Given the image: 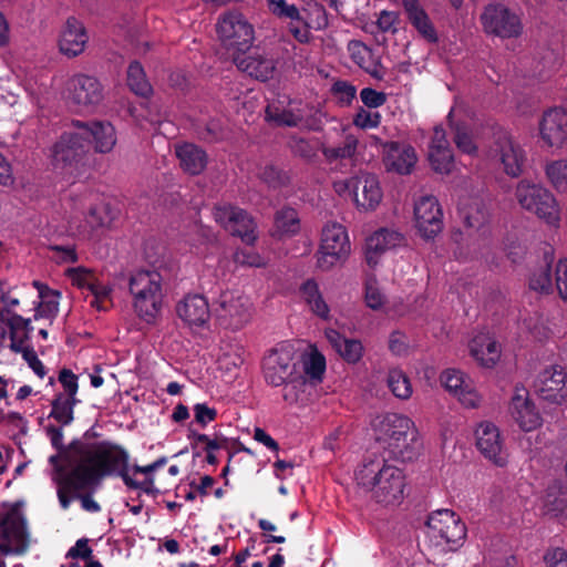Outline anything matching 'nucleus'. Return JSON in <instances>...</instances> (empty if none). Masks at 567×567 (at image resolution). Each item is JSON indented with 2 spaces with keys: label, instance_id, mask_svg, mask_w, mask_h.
<instances>
[{
  "label": "nucleus",
  "instance_id": "1",
  "mask_svg": "<svg viewBox=\"0 0 567 567\" xmlns=\"http://www.w3.org/2000/svg\"><path fill=\"white\" fill-rule=\"evenodd\" d=\"M74 465L69 473H64L60 465V455L50 457V463L55 468L53 481L58 485L59 502L64 509L71 503V492L94 487L102 477L107 475H120L124 483L133 488H147L153 484V478H147L142 484L135 482L127 468L128 454L110 442L82 444L74 450Z\"/></svg>",
  "mask_w": 567,
  "mask_h": 567
},
{
  "label": "nucleus",
  "instance_id": "2",
  "mask_svg": "<svg viewBox=\"0 0 567 567\" xmlns=\"http://www.w3.org/2000/svg\"><path fill=\"white\" fill-rule=\"evenodd\" d=\"M172 271L165 264L134 271L128 278V290L133 297L135 313L146 322H153L161 313L164 288Z\"/></svg>",
  "mask_w": 567,
  "mask_h": 567
},
{
  "label": "nucleus",
  "instance_id": "3",
  "mask_svg": "<svg viewBox=\"0 0 567 567\" xmlns=\"http://www.w3.org/2000/svg\"><path fill=\"white\" fill-rule=\"evenodd\" d=\"M425 525V546L433 556L456 551L464 545L467 529L455 512L435 511L427 517Z\"/></svg>",
  "mask_w": 567,
  "mask_h": 567
},
{
  "label": "nucleus",
  "instance_id": "4",
  "mask_svg": "<svg viewBox=\"0 0 567 567\" xmlns=\"http://www.w3.org/2000/svg\"><path fill=\"white\" fill-rule=\"evenodd\" d=\"M351 255V243L346 226L328 221L321 229L317 266L324 271L343 264Z\"/></svg>",
  "mask_w": 567,
  "mask_h": 567
},
{
  "label": "nucleus",
  "instance_id": "5",
  "mask_svg": "<svg viewBox=\"0 0 567 567\" xmlns=\"http://www.w3.org/2000/svg\"><path fill=\"white\" fill-rule=\"evenodd\" d=\"M217 33L233 59L244 54L255 39L252 24L244 14L236 11L228 12L219 19Z\"/></svg>",
  "mask_w": 567,
  "mask_h": 567
},
{
  "label": "nucleus",
  "instance_id": "6",
  "mask_svg": "<svg viewBox=\"0 0 567 567\" xmlns=\"http://www.w3.org/2000/svg\"><path fill=\"white\" fill-rule=\"evenodd\" d=\"M86 151L79 130L65 132L50 148L49 157L55 169L73 175L84 166Z\"/></svg>",
  "mask_w": 567,
  "mask_h": 567
},
{
  "label": "nucleus",
  "instance_id": "7",
  "mask_svg": "<svg viewBox=\"0 0 567 567\" xmlns=\"http://www.w3.org/2000/svg\"><path fill=\"white\" fill-rule=\"evenodd\" d=\"M422 442L414 422L392 413V461L411 462L417 457Z\"/></svg>",
  "mask_w": 567,
  "mask_h": 567
},
{
  "label": "nucleus",
  "instance_id": "8",
  "mask_svg": "<svg viewBox=\"0 0 567 567\" xmlns=\"http://www.w3.org/2000/svg\"><path fill=\"white\" fill-rule=\"evenodd\" d=\"M28 544L24 517L19 508L13 507L4 515L0 526V567H7L8 555L24 553Z\"/></svg>",
  "mask_w": 567,
  "mask_h": 567
},
{
  "label": "nucleus",
  "instance_id": "9",
  "mask_svg": "<svg viewBox=\"0 0 567 567\" xmlns=\"http://www.w3.org/2000/svg\"><path fill=\"white\" fill-rule=\"evenodd\" d=\"M216 313L221 324L237 330L250 321L252 303L241 291H224L216 302Z\"/></svg>",
  "mask_w": 567,
  "mask_h": 567
},
{
  "label": "nucleus",
  "instance_id": "10",
  "mask_svg": "<svg viewBox=\"0 0 567 567\" xmlns=\"http://www.w3.org/2000/svg\"><path fill=\"white\" fill-rule=\"evenodd\" d=\"M481 23L486 33L503 39L517 38L523 32L519 16L502 3L485 6L481 14Z\"/></svg>",
  "mask_w": 567,
  "mask_h": 567
},
{
  "label": "nucleus",
  "instance_id": "11",
  "mask_svg": "<svg viewBox=\"0 0 567 567\" xmlns=\"http://www.w3.org/2000/svg\"><path fill=\"white\" fill-rule=\"evenodd\" d=\"M334 189L339 194L350 192L357 206L365 210L375 209L382 198L378 178L369 173H360L348 179L337 181Z\"/></svg>",
  "mask_w": 567,
  "mask_h": 567
},
{
  "label": "nucleus",
  "instance_id": "12",
  "mask_svg": "<svg viewBox=\"0 0 567 567\" xmlns=\"http://www.w3.org/2000/svg\"><path fill=\"white\" fill-rule=\"evenodd\" d=\"M297 362L290 347L271 350L264 359V374L266 381L274 385H285L297 375Z\"/></svg>",
  "mask_w": 567,
  "mask_h": 567
},
{
  "label": "nucleus",
  "instance_id": "13",
  "mask_svg": "<svg viewBox=\"0 0 567 567\" xmlns=\"http://www.w3.org/2000/svg\"><path fill=\"white\" fill-rule=\"evenodd\" d=\"M537 395L547 402L561 404L567 399V372L561 365H550L540 371L534 382Z\"/></svg>",
  "mask_w": 567,
  "mask_h": 567
},
{
  "label": "nucleus",
  "instance_id": "14",
  "mask_svg": "<svg viewBox=\"0 0 567 567\" xmlns=\"http://www.w3.org/2000/svg\"><path fill=\"white\" fill-rule=\"evenodd\" d=\"M492 151L508 176L518 177L523 173L526 161L525 151L506 131H498L494 134Z\"/></svg>",
  "mask_w": 567,
  "mask_h": 567
},
{
  "label": "nucleus",
  "instance_id": "15",
  "mask_svg": "<svg viewBox=\"0 0 567 567\" xmlns=\"http://www.w3.org/2000/svg\"><path fill=\"white\" fill-rule=\"evenodd\" d=\"M515 196L522 208L529 213H550L558 207L553 193L540 184L522 179L515 190Z\"/></svg>",
  "mask_w": 567,
  "mask_h": 567
},
{
  "label": "nucleus",
  "instance_id": "16",
  "mask_svg": "<svg viewBox=\"0 0 567 567\" xmlns=\"http://www.w3.org/2000/svg\"><path fill=\"white\" fill-rule=\"evenodd\" d=\"M476 447L481 454L503 467L507 464V453L504 447V439L498 427L492 422H482L475 431Z\"/></svg>",
  "mask_w": 567,
  "mask_h": 567
},
{
  "label": "nucleus",
  "instance_id": "17",
  "mask_svg": "<svg viewBox=\"0 0 567 567\" xmlns=\"http://www.w3.org/2000/svg\"><path fill=\"white\" fill-rule=\"evenodd\" d=\"M68 99L78 107L89 110L103 100V89L95 78L75 74L68 81Z\"/></svg>",
  "mask_w": 567,
  "mask_h": 567
},
{
  "label": "nucleus",
  "instance_id": "18",
  "mask_svg": "<svg viewBox=\"0 0 567 567\" xmlns=\"http://www.w3.org/2000/svg\"><path fill=\"white\" fill-rule=\"evenodd\" d=\"M539 135L548 147L561 148L567 142V112L555 106L544 112L539 121Z\"/></svg>",
  "mask_w": 567,
  "mask_h": 567
},
{
  "label": "nucleus",
  "instance_id": "19",
  "mask_svg": "<svg viewBox=\"0 0 567 567\" xmlns=\"http://www.w3.org/2000/svg\"><path fill=\"white\" fill-rule=\"evenodd\" d=\"M81 137L87 138L97 153H110L117 141L114 126L106 121L76 122Z\"/></svg>",
  "mask_w": 567,
  "mask_h": 567
},
{
  "label": "nucleus",
  "instance_id": "20",
  "mask_svg": "<svg viewBox=\"0 0 567 567\" xmlns=\"http://www.w3.org/2000/svg\"><path fill=\"white\" fill-rule=\"evenodd\" d=\"M440 380L445 390L454 394L465 408L478 406L481 398L462 371L447 369L442 372Z\"/></svg>",
  "mask_w": 567,
  "mask_h": 567
},
{
  "label": "nucleus",
  "instance_id": "21",
  "mask_svg": "<svg viewBox=\"0 0 567 567\" xmlns=\"http://www.w3.org/2000/svg\"><path fill=\"white\" fill-rule=\"evenodd\" d=\"M87 41L83 23L75 18H69L59 37V50L69 58L78 56L84 51Z\"/></svg>",
  "mask_w": 567,
  "mask_h": 567
},
{
  "label": "nucleus",
  "instance_id": "22",
  "mask_svg": "<svg viewBox=\"0 0 567 567\" xmlns=\"http://www.w3.org/2000/svg\"><path fill=\"white\" fill-rule=\"evenodd\" d=\"M388 466L383 464L382 467H379L378 464L371 462L368 465H364L358 473L357 480L360 485L365 487H371L373 491V496L378 503L388 505V484L390 482L389 477H384V473L386 472Z\"/></svg>",
  "mask_w": 567,
  "mask_h": 567
},
{
  "label": "nucleus",
  "instance_id": "23",
  "mask_svg": "<svg viewBox=\"0 0 567 567\" xmlns=\"http://www.w3.org/2000/svg\"><path fill=\"white\" fill-rule=\"evenodd\" d=\"M178 317L189 326H203L209 317V306L206 298L202 295H188L176 308Z\"/></svg>",
  "mask_w": 567,
  "mask_h": 567
},
{
  "label": "nucleus",
  "instance_id": "24",
  "mask_svg": "<svg viewBox=\"0 0 567 567\" xmlns=\"http://www.w3.org/2000/svg\"><path fill=\"white\" fill-rule=\"evenodd\" d=\"M402 6L409 22L415 28L419 34L430 43L437 42L436 30L420 1L402 0Z\"/></svg>",
  "mask_w": 567,
  "mask_h": 567
},
{
  "label": "nucleus",
  "instance_id": "25",
  "mask_svg": "<svg viewBox=\"0 0 567 567\" xmlns=\"http://www.w3.org/2000/svg\"><path fill=\"white\" fill-rule=\"evenodd\" d=\"M390 249V233L386 228H380L365 238L363 256L365 264L375 269L386 258Z\"/></svg>",
  "mask_w": 567,
  "mask_h": 567
},
{
  "label": "nucleus",
  "instance_id": "26",
  "mask_svg": "<svg viewBox=\"0 0 567 567\" xmlns=\"http://www.w3.org/2000/svg\"><path fill=\"white\" fill-rule=\"evenodd\" d=\"M233 60L239 70L261 81L271 79L276 70L274 60L258 52L239 54Z\"/></svg>",
  "mask_w": 567,
  "mask_h": 567
},
{
  "label": "nucleus",
  "instance_id": "27",
  "mask_svg": "<svg viewBox=\"0 0 567 567\" xmlns=\"http://www.w3.org/2000/svg\"><path fill=\"white\" fill-rule=\"evenodd\" d=\"M509 410L515 422L525 432L533 431L540 424L539 413L527 395L516 393L512 399Z\"/></svg>",
  "mask_w": 567,
  "mask_h": 567
},
{
  "label": "nucleus",
  "instance_id": "28",
  "mask_svg": "<svg viewBox=\"0 0 567 567\" xmlns=\"http://www.w3.org/2000/svg\"><path fill=\"white\" fill-rule=\"evenodd\" d=\"M351 60L377 80H382L386 69L380 64L379 58L371 50L359 41H351L348 44Z\"/></svg>",
  "mask_w": 567,
  "mask_h": 567
},
{
  "label": "nucleus",
  "instance_id": "29",
  "mask_svg": "<svg viewBox=\"0 0 567 567\" xmlns=\"http://www.w3.org/2000/svg\"><path fill=\"white\" fill-rule=\"evenodd\" d=\"M316 393V385L302 375H296L284 385L282 399L290 405H306L312 401Z\"/></svg>",
  "mask_w": 567,
  "mask_h": 567
},
{
  "label": "nucleus",
  "instance_id": "30",
  "mask_svg": "<svg viewBox=\"0 0 567 567\" xmlns=\"http://www.w3.org/2000/svg\"><path fill=\"white\" fill-rule=\"evenodd\" d=\"M218 223L233 236L246 244L256 239V223L250 215H218Z\"/></svg>",
  "mask_w": 567,
  "mask_h": 567
},
{
  "label": "nucleus",
  "instance_id": "31",
  "mask_svg": "<svg viewBox=\"0 0 567 567\" xmlns=\"http://www.w3.org/2000/svg\"><path fill=\"white\" fill-rule=\"evenodd\" d=\"M176 156L184 172L190 175H199L207 165V155L197 145L185 143L176 146Z\"/></svg>",
  "mask_w": 567,
  "mask_h": 567
},
{
  "label": "nucleus",
  "instance_id": "32",
  "mask_svg": "<svg viewBox=\"0 0 567 567\" xmlns=\"http://www.w3.org/2000/svg\"><path fill=\"white\" fill-rule=\"evenodd\" d=\"M471 354L481 365L492 368L501 357L499 346L488 336H477L470 344Z\"/></svg>",
  "mask_w": 567,
  "mask_h": 567
},
{
  "label": "nucleus",
  "instance_id": "33",
  "mask_svg": "<svg viewBox=\"0 0 567 567\" xmlns=\"http://www.w3.org/2000/svg\"><path fill=\"white\" fill-rule=\"evenodd\" d=\"M567 509V486L554 482L546 488L543 497V511L546 515L558 517Z\"/></svg>",
  "mask_w": 567,
  "mask_h": 567
},
{
  "label": "nucleus",
  "instance_id": "34",
  "mask_svg": "<svg viewBox=\"0 0 567 567\" xmlns=\"http://www.w3.org/2000/svg\"><path fill=\"white\" fill-rule=\"evenodd\" d=\"M300 296L302 300L308 305L312 313L320 317L321 319L328 320L330 317V309L324 301L318 284L309 279L300 287Z\"/></svg>",
  "mask_w": 567,
  "mask_h": 567
},
{
  "label": "nucleus",
  "instance_id": "35",
  "mask_svg": "<svg viewBox=\"0 0 567 567\" xmlns=\"http://www.w3.org/2000/svg\"><path fill=\"white\" fill-rule=\"evenodd\" d=\"M285 101L272 102L267 106L266 117L268 121H272L278 125L295 126L303 117L300 109L293 107L289 104V107H285Z\"/></svg>",
  "mask_w": 567,
  "mask_h": 567
},
{
  "label": "nucleus",
  "instance_id": "36",
  "mask_svg": "<svg viewBox=\"0 0 567 567\" xmlns=\"http://www.w3.org/2000/svg\"><path fill=\"white\" fill-rule=\"evenodd\" d=\"M33 286L39 290L41 298L35 309L34 319L43 318L52 321L59 311V292L50 290L39 281H34Z\"/></svg>",
  "mask_w": 567,
  "mask_h": 567
},
{
  "label": "nucleus",
  "instance_id": "37",
  "mask_svg": "<svg viewBox=\"0 0 567 567\" xmlns=\"http://www.w3.org/2000/svg\"><path fill=\"white\" fill-rule=\"evenodd\" d=\"M416 162L417 156L414 147L392 142V171L401 175L411 174Z\"/></svg>",
  "mask_w": 567,
  "mask_h": 567
},
{
  "label": "nucleus",
  "instance_id": "38",
  "mask_svg": "<svg viewBox=\"0 0 567 567\" xmlns=\"http://www.w3.org/2000/svg\"><path fill=\"white\" fill-rule=\"evenodd\" d=\"M545 266L536 270L529 279V288L535 291L550 292L553 288L551 281V262L554 261V249L548 247L544 251Z\"/></svg>",
  "mask_w": 567,
  "mask_h": 567
},
{
  "label": "nucleus",
  "instance_id": "39",
  "mask_svg": "<svg viewBox=\"0 0 567 567\" xmlns=\"http://www.w3.org/2000/svg\"><path fill=\"white\" fill-rule=\"evenodd\" d=\"M299 22H305L308 28L313 30H323L329 24L326 9L316 0L305 3Z\"/></svg>",
  "mask_w": 567,
  "mask_h": 567
},
{
  "label": "nucleus",
  "instance_id": "40",
  "mask_svg": "<svg viewBox=\"0 0 567 567\" xmlns=\"http://www.w3.org/2000/svg\"><path fill=\"white\" fill-rule=\"evenodd\" d=\"M324 370V358L319 353H312L303 362V372L297 373V375H302V378L311 382L313 385L318 386V384L322 381Z\"/></svg>",
  "mask_w": 567,
  "mask_h": 567
},
{
  "label": "nucleus",
  "instance_id": "41",
  "mask_svg": "<svg viewBox=\"0 0 567 567\" xmlns=\"http://www.w3.org/2000/svg\"><path fill=\"white\" fill-rule=\"evenodd\" d=\"M364 302L372 310H381L386 303V295L374 276L368 277L365 281Z\"/></svg>",
  "mask_w": 567,
  "mask_h": 567
},
{
  "label": "nucleus",
  "instance_id": "42",
  "mask_svg": "<svg viewBox=\"0 0 567 567\" xmlns=\"http://www.w3.org/2000/svg\"><path fill=\"white\" fill-rule=\"evenodd\" d=\"M127 84L133 92L142 96H146L152 90L142 65L136 61L128 66Z\"/></svg>",
  "mask_w": 567,
  "mask_h": 567
},
{
  "label": "nucleus",
  "instance_id": "43",
  "mask_svg": "<svg viewBox=\"0 0 567 567\" xmlns=\"http://www.w3.org/2000/svg\"><path fill=\"white\" fill-rule=\"evenodd\" d=\"M415 227L425 239L434 238L443 228V215H414Z\"/></svg>",
  "mask_w": 567,
  "mask_h": 567
},
{
  "label": "nucleus",
  "instance_id": "44",
  "mask_svg": "<svg viewBox=\"0 0 567 567\" xmlns=\"http://www.w3.org/2000/svg\"><path fill=\"white\" fill-rule=\"evenodd\" d=\"M546 175L559 192L567 189V159H557L546 165Z\"/></svg>",
  "mask_w": 567,
  "mask_h": 567
},
{
  "label": "nucleus",
  "instance_id": "45",
  "mask_svg": "<svg viewBox=\"0 0 567 567\" xmlns=\"http://www.w3.org/2000/svg\"><path fill=\"white\" fill-rule=\"evenodd\" d=\"M75 403V399L59 394L53 401L51 416L63 425L69 424L73 420V406Z\"/></svg>",
  "mask_w": 567,
  "mask_h": 567
},
{
  "label": "nucleus",
  "instance_id": "46",
  "mask_svg": "<svg viewBox=\"0 0 567 567\" xmlns=\"http://www.w3.org/2000/svg\"><path fill=\"white\" fill-rule=\"evenodd\" d=\"M429 161L433 171L440 174H450L454 167L452 148L429 151Z\"/></svg>",
  "mask_w": 567,
  "mask_h": 567
},
{
  "label": "nucleus",
  "instance_id": "47",
  "mask_svg": "<svg viewBox=\"0 0 567 567\" xmlns=\"http://www.w3.org/2000/svg\"><path fill=\"white\" fill-rule=\"evenodd\" d=\"M300 229V220L296 215H276L272 235L278 237L292 236Z\"/></svg>",
  "mask_w": 567,
  "mask_h": 567
},
{
  "label": "nucleus",
  "instance_id": "48",
  "mask_svg": "<svg viewBox=\"0 0 567 567\" xmlns=\"http://www.w3.org/2000/svg\"><path fill=\"white\" fill-rule=\"evenodd\" d=\"M269 10L277 17L289 19L291 22L301 20V11L287 0H266Z\"/></svg>",
  "mask_w": 567,
  "mask_h": 567
},
{
  "label": "nucleus",
  "instance_id": "49",
  "mask_svg": "<svg viewBox=\"0 0 567 567\" xmlns=\"http://www.w3.org/2000/svg\"><path fill=\"white\" fill-rule=\"evenodd\" d=\"M412 394L410 379L401 371L392 369V395L401 400H406Z\"/></svg>",
  "mask_w": 567,
  "mask_h": 567
},
{
  "label": "nucleus",
  "instance_id": "50",
  "mask_svg": "<svg viewBox=\"0 0 567 567\" xmlns=\"http://www.w3.org/2000/svg\"><path fill=\"white\" fill-rule=\"evenodd\" d=\"M8 313L9 317L7 318V323L10 328L11 336L14 338L21 336L20 341L22 339H28L29 333L32 330L30 319H24L23 317L17 313H10L9 311Z\"/></svg>",
  "mask_w": 567,
  "mask_h": 567
},
{
  "label": "nucleus",
  "instance_id": "51",
  "mask_svg": "<svg viewBox=\"0 0 567 567\" xmlns=\"http://www.w3.org/2000/svg\"><path fill=\"white\" fill-rule=\"evenodd\" d=\"M362 344L354 339H346L337 351L346 361L355 363L362 357Z\"/></svg>",
  "mask_w": 567,
  "mask_h": 567
},
{
  "label": "nucleus",
  "instance_id": "52",
  "mask_svg": "<svg viewBox=\"0 0 567 567\" xmlns=\"http://www.w3.org/2000/svg\"><path fill=\"white\" fill-rule=\"evenodd\" d=\"M66 274L73 285L81 289H87L89 291L95 280L94 276L84 268H71L66 270Z\"/></svg>",
  "mask_w": 567,
  "mask_h": 567
},
{
  "label": "nucleus",
  "instance_id": "53",
  "mask_svg": "<svg viewBox=\"0 0 567 567\" xmlns=\"http://www.w3.org/2000/svg\"><path fill=\"white\" fill-rule=\"evenodd\" d=\"M546 567H567V550L561 547H549L544 554Z\"/></svg>",
  "mask_w": 567,
  "mask_h": 567
},
{
  "label": "nucleus",
  "instance_id": "54",
  "mask_svg": "<svg viewBox=\"0 0 567 567\" xmlns=\"http://www.w3.org/2000/svg\"><path fill=\"white\" fill-rule=\"evenodd\" d=\"M454 143L456 147L465 154L474 155L477 153V146L475 145L472 136L458 126L455 130Z\"/></svg>",
  "mask_w": 567,
  "mask_h": 567
},
{
  "label": "nucleus",
  "instance_id": "55",
  "mask_svg": "<svg viewBox=\"0 0 567 567\" xmlns=\"http://www.w3.org/2000/svg\"><path fill=\"white\" fill-rule=\"evenodd\" d=\"M380 114L378 112L360 109L353 118L355 126L367 130L377 127L380 124Z\"/></svg>",
  "mask_w": 567,
  "mask_h": 567
},
{
  "label": "nucleus",
  "instance_id": "56",
  "mask_svg": "<svg viewBox=\"0 0 567 567\" xmlns=\"http://www.w3.org/2000/svg\"><path fill=\"white\" fill-rule=\"evenodd\" d=\"M234 260L237 265L249 267H265L266 260L258 254L249 250L236 251Z\"/></svg>",
  "mask_w": 567,
  "mask_h": 567
},
{
  "label": "nucleus",
  "instance_id": "57",
  "mask_svg": "<svg viewBox=\"0 0 567 567\" xmlns=\"http://www.w3.org/2000/svg\"><path fill=\"white\" fill-rule=\"evenodd\" d=\"M413 213H442V207L435 196L422 195L415 200Z\"/></svg>",
  "mask_w": 567,
  "mask_h": 567
},
{
  "label": "nucleus",
  "instance_id": "58",
  "mask_svg": "<svg viewBox=\"0 0 567 567\" xmlns=\"http://www.w3.org/2000/svg\"><path fill=\"white\" fill-rule=\"evenodd\" d=\"M360 97L365 106L375 109L386 102L388 95L383 92H378L373 89L365 87L360 92Z\"/></svg>",
  "mask_w": 567,
  "mask_h": 567
},
{
  "label": "nucleus",
  "instance_id": "59",
  "mask_svg": "<svg viewBox=\"0 0 567 567\" xmlns=\"http://www.w3.org/2000/svg\"><path fill=\"white\" fill-rule=\"evenodd\" d=\"M333 94L344 104H349L354 97L357 90L346 81H338L332 86Z\"/></svg>",
  "mask_w": 567,
  "mask_h": 567
},
{
  "label": "nucleus",
  "instance_id": "60",
  "mask_svg": "<svg viewBox=\"0 0 567 567\" xmlns=\"http://www.w3.org/2000/svg\"><path fill=\"white\" fill-rule=\"evenodd\" d=\"M59 381L62 383L65 394H63L66 398L75 399V394L78 391V379L76 375L66 369H63L60 372Z\"/></svg>",
  "mask_w": 567,
  "mask_h": 567
},
{
  "label": "nucleus",
  "instance_id": "61",
  "mask_svg": "<svg viewBox=\"0 0 567 567\" xmlns=\"http://www.w3.org/2000/svg\"><path fill=\"white\" fill-rule=\"evenodd\" d=\"M392 491L395 488L398 489V494H392V506L394 504H400L402 499L404 498V476L402 474V471L392 466Z\"/></svg>",
  "mask_w": 567,
  "mask_h": 567
},
{
  "label": "nucleus",
  "instance_id": "62",
  "mask_svg": "<svg viewBox=\"0 0 567 567\" xmlns=\"http://www.w3.org/2000/svg\"><path fill=\"white\" fill-rule=\"evenodd\" d=\"M556 287L561 299L567 300V259H561L557 264Z\"/></svg>",
  "mask_w": 567,
  "mask_h": 567
},
{
  "label": "nucleus",
  "instance_id": "63",
  "mask_svg": "<svg viewBox=\"0 0 567 567\" xmlns=\"http://www.w3.org/2000/svg\"><path fill=\"white\" fill-rule=\"evenodd\" d=\"M450 143L446 138V132L442 125H437L434 127L433 136L431 138V143L429 146V151H441V150H450Z\"/></svg>",
  "mask_w": 567,
  "mask_h": 567
},
{
  "label": "nucleus",
  "instance_id": "64",
  "mask_svg": "<svg viewBox=\"0 0 567 567\" xmlns=\"http://www.w3.org/2000/svg\"><path fill=\"white\" fill-rule=\"evenodd\" d=\"M195 420L203 426L215 420L217 412L206 404H196L194 406Z\"/></svg>",
  "mask_w": 567,
  "mask_h": 567
}]
</instances>
